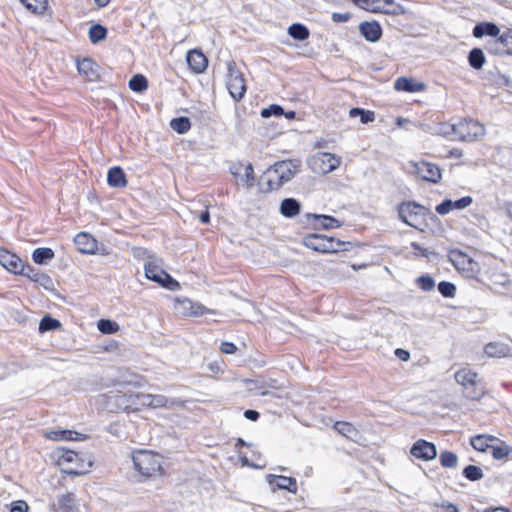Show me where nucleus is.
I'll use <instances>...</instances> for the list:
<instances>
[{
  "label": "nucleus",
  "instance_id": "nucleus-1",
  "mask_svg": "<svg viewBox=\"0 0 512 512\" xmlns=\"http://www.w3.org/2000/svg\"><path fill=\"white\" fill-rule=\"evenodd\" d=\"M301 162L296 159L276 162L268 168L262 176L267 184L266 191L277 190L285 183L291 181L298 171Z\"/></svg>",
  "mask_w": 512,
  "mask_h": 512
},
{
  "label": "nucleus",
  "instance_id": "nucleus-2",
  "mask_svg": "<svg viewBox=\"0 0 512 512\" xmlns=\"http://www.w3.org/2000/svg\"><path fill=\"white\" fill-rule=\"evenodd\" d=\"M455 380L462 387V394L469 400H480L485 394L477 373L470 369H460L455 373Z\"/></svg>",
  "mask_w": 512,
  "mask_h": 512
},
{
  "label": "nucleus",
  "instance_id": "nucleus-3",
  "mask_svg": "<svg viewBox=\"0 0 512 512\" xmlns=\"http://www.w3.org/2000/svg\"><path fill=\"white\" fill-rule=\"evenodd\" d=\"M302 244L316 252L336 253L344 250L345 243L334 237L322 234H308L302 238Z\"/></svg>",
  "mask_w": 512,
  "mask_h": 512
},
{
  "label": "nucleus",
  "instance_id": "nucleus-4",
  "mask_svg": "<svg viewBox=\"0 0 512 512\" xmlns=\"http://www.w3.org/2000/svg\"><path fill=\"white\" fill-rule=\"evenodd\" d=\"M132 460L135 469L145 477H152L161 470V458L147 450H139L133 453Z\"/></svg>",
  "mask_w": 512,
  "mask_h": 512
},
{
  "label": "nucleus",
  "instance_id": "nucleus-5",
  "mask_svg": "<svg viewBox=\"0 0 512 512\" xmlns=\"http://www.w3.org/2000/svg\"><path fill=\"white\" fill-rule=\"evenodd\" d=\"M226 86L230 96L239 102L245 95L247 86L243 73L239 70L235 61L227 62Z\"/></svg>",
  "mask_w": 512,
  "mask_h": 512
},
{
  "label": "nucleus",
  "instance_id": "nucleus-6",
  "mask_svg": "<svg viewBox=\"0 0 512 512\" xmlns=\"http://www.w3.org/2000/svg\"><path fill=\"white\" fill-rule=\"evenodd\" d=\"M448 260L457 271L461 272L467 278L476 277L480 271L479 264L458 249L449 251Z\"/></svg>",
  "mask_w": 512,
  "mask_h": 512
},
{
  "label": "nucleus",
  "instance_id": "nucleus-7",
  "mask_svg": "<svg viewBox=\"0 0 512 512\" xmlns=\"http://www.w3.org/2000/svg\"><path fill=\"white\" fill-rule=\"evenodd\" d=\"M485 134V128L473 119H462L456 123V140L472 142Z\"/></svg>",
  "mask_w": 512,
  "mask_h": 512
},
{
  "label": "nucleus",
  "instance_id": "nucleus-8",
  "mask_svg": "<svg viewBox=\"0 0 512 512\" xmlns=\"http://www.w3.org/2000/svg\"><path fill=\"white\" fill-rule=\"evenodd\" d=\"M144 270L145 276L149 280L160 284L164 288L175 290L180 287V284L154 261L149 260L145 263Z\"/></svg>",
  "mask_w": 512,
  "mask_h": 512
},
{
  "label": "nucleus",
  "instance_id": "nucleus-9",
  "mask_svg": "<svg viewBox=\"0 0 512 512\" xmlns=\"http://www.w3.org/2000/svg\"><path fill=\"white\" fill-rule=\"evenodd\" d=\"M485 48L493 55H512V29L508 28L502 34L487 41Z\"/></svg>",
  "mask_w": 512,
  "mask_h": 512
},
{
  "label": "nucleus",
  "instance_id": "nucleus-10",
  "mask_svg": "<svg viewBox=\"0 0 512 512\" xmlns=\"http://www.w3.org/2000/svg\"><path fill=\"white\" fill-rule=\"evenodd\" d=\"M425 208L415 202H402L398 206V216L407 225L416 228Z\"/></svg>",
  "mask_w": 512,
  "mask_h": 512
},
{
  "label": "nucleus",
  "instance_id": "nucleus-11",
  "mask_svg": "<svg viewBox=\"0 0 512 512\" xmlns=\"http://www.w3.org/2000/svg\"><path fill=\"white\" fill-rule=\"evenodd\" d=\"M414 172L424 181L439 183L442 178L441 169L433 163L421 161L412 164Z\"/></svg>",
  "mask_w": 512,
  "mask_h": 512
},
{
  "label": "nucleus",
  "instance_id": "nucleus-12",
  "mask_svg": "<svg viewBox=\"0 0 512 512\" xmlns=\"http://www.w3.org/2000/svg\"><path fill=\"white\" fill-rule=\"evenodd\" d=\"M108 403L111 405V410L114 408L116 411H135L137 407L136 394H113L108 396Z\"/></svg>",
  "mask_w": 512,
  "mask_h": 512
},
{
  "label": "nucleus",
  "instance_id": "nucleus-13",
  "mask_svg": "<svg viewBox=\"0 0 512 512\" xmlns=\"http://www.w3.org/2000/svg\"><path fill=\"white\" fill-rule=\"evenodd\" d=\"M410 453L417 459L430 461L436 458L437 449L433 443L419 439L412 445Z\"/></svg>",
  "mask_w": 512,
  "mask_h": 512
},
{
  "label": "nucleus",
  "instance_id": "nucleus-14",
  "mask_svg": "<svg viewBox=\"0 0 512 512\" xmlns=\"http://www.w3.org/2000/svg\"><path fill=\"white\" fill-rule=\"evenodd\" d=\"M266 479L272 491L279 489L286 490L292 494H297L298 492L297 480L294 477L268 474Z\"/></svg>",
  "mask_w": 512,
  "mask_h": 512
},
{
  "label": "nucleus",
  "instance_id": "nucleus-15",
  "mask_svg": "<svg viewBox=\"0 0 512 512\" xmlns=\"http://www.w3.org/2000/svg\"><path fill=\"white\" fill-rule=\"evenodd\" d=\"M0 264L7 271L16 275H21L25 268L20 257L4 248H0Z\"/></svg>",
  "mask_w": 512,
  "mask_h": 512
},
{
  "label": "nucleus",
  "instance_id": "nucleus-16",
  "mask_svg": "<svg viewBox=\"0 0 512 512\" xmlns=\"http://www.w3.org/2000/svg\"><path fill=\"white\" fill-rule=\"evenodd\" d=\"M53 512H79V505L74 493L67 492L56 499L51 507Z\"/></svg>",
  "mask_w": 512,
  "mask_h": 512
},
{
  "label": "nucleus",
  "instance_id": "nucleus-17",
  "mask_svg": "<svg viewBox=\"0 0 512 512\" xmlns=\"http://www.w3.org/2000/svg\"><path fill=\"white\" fill-rule=\"evenodd\" d=\"M313 161L319 164L321 173L327 174L337 169L341 163L340 157L331 153H318L314 156Z\"/></svg>",
  "mask_w": 512,
  "mask_h": 512
},
{
  "label": "nucleus",
  "instance_id": "nucleus-18",
  "mask_svg": "<svg viewBox=\"0 0 512 512\" xmlns=\"http://www.w3.org/2000/svg\"><path fill=\"white\" fill-rule=\"evenodd\" d=\"M175 309L183 316H200L206 312V308L203 305L193 302L188 298L178 299Z\"/></svg>",
  "mask_w": 512,
  "mask_h": 512
},
{
  "label": "nucleus",
  "instance_id": "nucleus-19",
  "mask_svg": "<svg viewBox=\"0 0 512 512\" xmlns=\"http://www.w3.org/2000/svg\"><path fill=\"white\" fill-rule=\"evenodd\" d=\"M306 222L311 224L314 229L323 228V229H332L334 227H340V222L336 218L323 215V214H305Z\"/></svg>",
  "mask_w": 512,
  "mask_h": 512
},
{
  "label": "nucleus",
  "instance_id": "nucleus-20",
  "mask_svg": "<svg viewBox=\"0 0 512 512\" xmlns=\"http://www.w3.org/2000/svg\"><path fill=\"white\" fill-rule=\"evenodd\" d=\"M77 70L79 74L89 81H96L99 79V66L90 57L83 58L77 61Z\"/></svg>",
  "mask_w": 512,
  "mask_h": 512
},
{
  "label": "nucleus",
  "instance_id": "nucleus-21",
  "mask_svg": "<svg viewBox=\"0 0 512 512\" xmlns=\"http://www.w3.org/2000/svg\"><path fill=\"white\" fill-rule=\"evenodd\" d=\"M21 275L29 278L31 281L35 283H38L47 290H51L53 288L52 278L48 274L40 272L38 269L34 268L29 264L25 265V268Z\"/></svg>",
  "mask_w": 512,
  "mask_h": 512
},
{
  "label": "nucleus",
  "instance_id": "nucleus-22",
  "mask_svg": "<svg viewBox=\"0 0 512 512\" xmlns=\"http://www.w3.org/2000/svg\"><path fill=\"white\" fill-rule=\"evenodd\" d=\"M186 60L192 71L195 73H202L208 66V60L206 56L197 49H193L187 52Z\"/></svg>",
  "mask_w": 512,
  "mask_h": 512
},
{
  "label": "nucleus",
  "instance_id": "nucleus-23",
  "mask_svg": "<svg viewBox=\"0 0 512 512\" xmlns=\"http://www.w3.org/2000/svg\"><path fill=\"white\" fill-rule=\"evenodd\" d=\"M77 249L83 254H93L97 250L96 239L85 232L78 233L74 238Z\"/></svg>",
  "mask_w": 512,
  "mask_h": 512
},
{
  "label": "nucleus",
  "instance_id": "nucleus-24",
  "mask_svg": "<svg viewBox=\"0 0 512 512\" xmlns=\"http://www.w3.org/2000/svg\"><path fill=\"white\" fill-rule=\"evenodd\" d=\"M361 35L369 42H377L382 36V28L376 21L362 22L359 25Z\"/></svg>",
  "mask_w": 512,
  "mask_h": 512
},
{
  "label": "nucleus",
  "instance_id": "nucleus-25",
  "mask_svg": "<svg viewBox=\"0 0 512 512\" xmlns=\"http://www.w3.org/2000/svg\"><path fill=\"white\" fill-rule=\"evenodd\" d=\"M500 34L499 27L493 22H480L473 28L472 35L475 38H483L484 36H490L493 38Z\"/></svg>",
  "mask_w": 512,
  "mask_h": 512
},
{
  "label": "nucleus",
  "instance_id": "nucleus-26",
  "mask_svg": "<svg viewBox=\"0 0 512 512\" xmlns=\"http://www.w3.org/2000/svg\"><path fill=\"white\" fill-rule=\"evenodd\" d=\"M107 182L111 187H125L127 185V179L123 169L119 166L110 168L107 173Z\"/></svg>",
  "mask_w": 512,
  "mask_h": 512
},
{
  "label": "nucleus",
  "instance_id": "nucleus-27",
  "mask_svg": "<svg viewBox=\"0 0 512 512\" xmlns=\"http://www.w3.org/2000/svg\"><path fill=\"white\" fill-rule=\"evenodd\" d=\"M301 211V203L295 198H285L280 203V213L286 218H293Z\"/></svg>",
  "mask_w": 512,
  "mask_h": 512
},
{
  "label": "nucleus",
  "instance_id": "nucleus-28",
  "mask_svg": "<svg viewBox=\"0 0 512 512\" xmlns=\"http://www.w3.org/2000/svg\"><path fill=\"white\" fill-rule=\"evenodd\" d=\"M425 85L420 82H414L412 79L406 77H399L394 82V89L397 91L405 92H418L424 89Z\"/></svg>",
  "mask_w": 512,
  "mask_h": 512
},
{
  "label": "nucleus",
  "instance_id": "nucleus-29",
  "mask_svg": "<svg viewBox=\"0 0 512 512\" xmlns=\"http://www.w3.org/2000/svg\"><path fill=\"white\" fill-rule=\"evenodd\" d=\"M333 428L342 436L353 441H355L356 438L359 436L358 429L349 422L337 421L333 425Z\"/></svg>",
  "mask_w": 512,
  "mask_h": 512
},
{
  "label": "nucleus",
  "instance_id": "nucleus-30",
  "mask_svg": "<svg viewBox=\"0 0 512 512\" xmlns=\"http://www.w3.org/2000/svg\"><path fill=\"white\" fill-rule=\"evenodd\" d=\"M55 254L51 248L39 247L32 253V259L36 264L43 265L54 258Z\"/></svg>",
  "mask_w": 512,
  "mask_h": 512
},
{
  "label": "nucleus",
  "instance_id": "nucleus-31",
  "mask_svg": "<svg viewBox=\"0 0 512 512\" xmlns=\"http://www.w3.org/2000/svg\"><path fill=\"white\" fill-rule=\"evenodd\" d=\"M486 62V57L481 48H473L470 50L468 54V63L469 65L476 70H479L483 67Z\"/></svg>",
  "mask_w": 512,
  "mask_h": 512
},
{
  "label": "nucleus",
  "instance_id": "nucleus-32",
  "mask_svg": "<svg viewBox=\"0 0 512 512\" xmlns=\"http://www.w3.org/2000/svg\"><path fill=\"white\" fill-rule=\"evenodd\" d=\"M288 34L295 40L304 41L309 38L308 28L301 23H294L289 26Z\"/></svg>",
  "mask_w": 512,
  "mask_h": 512
},
{
  "label": "nucleus",
  "instance_id": "nucleus-33",
  "mask_svg": "<svg viewBox=\"0 0 512 512\" xmlns=\"http://www.w3.org/2000/svg\"><path fill=\"white\" fill-rule=\"evenodd\" d=\"M108 30L101 24H93L89 29V39L91 43L97 44L106 39Z\"/></svg>",
  "mask_w": 512,
  "mask_h": 512
},
{
  "label": "nucleus",
  "instance_id": "nucleus-34",
  "mask_svg": "<svg viewBox=\"0 0 512 512\" xmlns=\"http://www.w3.org/2000/svg\"><path fill=\"white\" fill-rule=\"evenodd\" d=\"M20 2L34 14H43L48 7L47 0H20Z\"/></svg>",
  "mask_w": 512,
  "mask_h": 512
},
{
  "label": "nucleus",
  "instance_id": "nucleus-35",
  "mask_svg": "<svg viewBox=\"0 0 512 512\" xmlns=\"http://www.w3.org/2000/svg\"><path fill=\"white\" fill-rule=\"evenodd\" d=\"M493 440L494 437L492 436L476 435L471 438L470 444L475 450L485 452L488 448L492 447L489 445V442Z\"/></svg>",
  "mask_w": 512,
  "mask_h": 512
},
{
  "label": "nucleus",
  "instance_id": "nucleus-36",
  "mask_svg": "<svg viewBox=\"0 0 512 512\" xmlns=\"http://www.w3.org/2000/svg\"><path fill=\"white\" fill-rule=\"evenodd\" d=\"M170 127L179 134L187 133L191 128V122L188 117H177L170 121Z\"/></svg>",
  "mask_w": 512,
  "mask_h": 512
},
{
  "label": "nucleus",
  "instance_id": "nucleus-37",
  "mask_svg": "<svg viewBox=\"0 0 512 512\" xmlns=\"http://www.w3.org/2000/svg\"><path fill=\"white\" fill-rule=\"evenodd\" d=\"M350 117L354 118L359 116L362 124H367L375 120V113L370 110H365L359 107L351 108L349 111Z\"/></svg>",
  "mask_w": 512,
  "mask_h": 512
},
{
  "label": "nucleus",
  "instance_id": "nucleus-38",
  "mask_svg": "<svg viewBox=\"0 0 512 512\" xmlns=\"http://www.w3.org/2000/svg\"><path fill=\"white\" fill-rule=\"evenodd\" d=\"M61 327V323L58 319L51 317L50 315H45L39 323V332L45 333L48 331H53Z\"/></svg>",
  "mask_w": 512,
  "mask_h": 512
},
{
  "label": "nucleus",
  "instance_id": "nucleus-39",
  "mask_svg": "<svg viewBox=\"0 0 512 512\" xmlns=\"http://www.w3.org/2000/svg\"><path fill=\"white\" fill-rule=\"evenodd\" d=\"M128 86L132 91L140 93L147 89L148 81L142 74H136L131 77Z\"/></svg>",
  "mask_w": 512,
  "mask_h": 512
},
{
  "label": "nucleus",
  "instance_id": "nucleus-40",
  "mask_svg": "<svg viewBox=\"0 0 512 512\" xmlns=\"http://www.w3.org/2000/svg\"><path fill=\"white\" fill-rule=\"evenodd\" d=\"M463 476L469 481H478L484 477V473L479 466L468 465L462 471Z\"/></svg>",
  "mask_w": 512,
  "mask_h": 512
},
{
  "label": "nucleus",
  "instance_id": "nucleus-41",
  "mask_svg": "<svg viewBox=\"0 0 512 512\" xmlns=\"http://www.w3.org/2000/svg\"><path fill=\"white\" fill-rule=\"evenodd\" d=\"M440 463L445 468H455L458 464V456L451 451H442L439 456Z\"/></svg>",
  "mask_w": 512,
  "mask_h": 512
},
{
  "label": "nucleus",
  "instance_id": "nucleus-42",
  "mask_svg": "<svg viewBox=\"0 0 512 512\" xmlns=\"http://www.w3.org/2000/svg\"><path fill=\"white\" fill-rule=\"evenodd\" d=\"M97 327L103 334H114L119 330V324L110 319H100L97 323Z\"/></svg>",
  "mask_w": 512,
  "mask_h": 512
},
{
  "label": "nucleus",
  "instance_id": "nucleus-43",
  "mask_svg": "<svg viewBox=\"0 0 512 512\" xmlns=\"http://www.w3.org/2000/svg\"><path fill=\"white\" fill-rule=\"evenodd\" d=\"M507 347L499 343H488L484 347V352L490 357H501L506 354Z\"/></svg>",
  "mask_w": 512,
  "mask_h": 512
},
{
  "label": "nucleus",
  "instance_id": "nucleus-44",
  "mask_svg": "<svg viewBox=\"0 0 512 512\" xmlns=\"http://www.w3.org/2000/svg\"><path fill=\"white\" fill-rule=\"evenodd\" d=\"M437 287L443 297L452 298L456 294V286L452 282L441 281Z\"/></svg>",
  "mask_w": 512,
  "mask_h": 512
},
{
  "label": "nucleus",
  "instance_id": "nucleus-45",
  "mask_svg": "<svg viewBox=\"0 0 512 512\" xmlns=\"http://www.w3.org/2000/svg\"><path fill=\"white\" fill-rule=\"evenodd\" d=\"M438 134L444 137H449L451 140H456V123H442L438 127Z\"/></svg>",
  "mask_w": 512,
  "mask_h": 512
},
{
  "label": "nucleus",
  "instance_id": "nucleus-46",
  "mask_svg": "<svg viewBox=\"0 0 512 512\" xmlns=\"http://www.w3.org/2000/svg\"><path fill=\"white\" fill-rule=\"evenodd\" d=\"M384 3V13L389 15H400L404 12L400 4H396L394 0H382Z\"/></svg>",
  "mask_w": 512,
  "mask_h": 512
},
{
  "label": "nucleus",
  "instance_id": "nucleus-47",
  "mask_svg": "<svg viewBox=\"0 0 512 512\" xmlns=\"http://www.w3.org/2000/svg\"><path fill=\"white\" fill-rule=\"evenodd\" d=\"M416 284L423 291H432L435 287V281L430 275H421L416 279Z\"/></svg>",
  "mask_w": 512,
  "mask_h": 512
},
{
  "label": "nucleus",
  "instance_id": "nucleus-48",
  "mask_svg": "<svg viewBox=\"0 0 512 512\" xmlns=\"http://www.w3.org/2000/svg\"><path fill=\"white\" fill-rule=\"evenodd\" d=\"M284 114V109L282 106L278 104H272L267 108H263L261 110V116L263 118H269L271 116H282Z\"/></svg>",
  "mask_w": 512,
  "mask_h": 512
},
{
  "label": "nucleus",
  "instance_id": "nucleus-49",
  "mask_svg": "<svg viewBox=\"0 0 512 512\" xmlns=\"http://www.w3.org/2000/svg\"><path fill=\"white\" fill-rule=\"evenodd\" d=\"M492 456L496 460H502L507 458L509 454L512 452V448L504 445V446H492Z\"/></svg>",
  "mask_w": 512,
  "mask_h": 512
},
{
  "label": "nucleus",
  "instance_id": "nucleus-50",
  "mask_svg": "<svg viewBox=\"0 0 512 512\" xmlns=\"http://www.w3.org/2000/svg\"><path fill=\"white\" fill-rule=\"evenodd\" d=\"M241 180L245 182L248 186H252L254 183V169L252 164L248 163L244 166V176L241 177Z\"/></svg>",
  "mask_w": 512,
  "mask_h": 512
},
{
  "label": "nucleus",
  "instance_id": "nucleus-51",
  "mask_svg": "<svg viewBox=\"0 0 512 512\" xmlns=\"http://www.w3.org/2000/svg\"><path fill=\"white\" fill-rule=\"evenodd\" d=\"M451 210H453L452 200L445 199L440 204H438L435 208V211L440 215H446Z\"/></svg>",
  "mask_w": 512,
  "mask_h": 512
},
{
  "label": "nucleus",
  "instance_id": "nucleus-52",
  "mask_svg": "<svg viewBox=\"0 0 512 512\" xmlns=\"http://www.w3.org/2000/svg\"><path fill=\"white\" fill-rule=\"evenodd\" d=\"M473 202L471 196H464L456 201H452L453 209L461 210L470 206Z\"/></svg>",
  "mask_w": 512,
  "mask_h": 512
},
{
  "label": "nucleus",
  "instance_id": "nucleus-53",
  "mask_svg": "<svg viewBox=\"0 0 512 512\" xmlns=\"http://www.w3.org/2000/svg\"><path fill=\"white\" fill-rule=\"evenodd\" d=\"M169 404V398L164 395H153L152 404L150 407L152 408H162L167 407Z\"/></svg>",
  "mask_w": 512,
  "mask_h": 512
},
{
  "label": "nucleus",
  "instance_id": "nucleus-54",
  "mask_svg": "<svg viewBox=\"0 0 512 512\" xmlns=\"http://www.w3.org/2000/svg\"><path fill=\"white\" fill-rule=\"evenodd\" d=\"M56 440H74L73 435H78L77 432L71 431V430H61V431H54L52 432ZM75 439H77L75 437Z\"/></svg>",
  "mask_w": 512,
  "mask_h": 512
},
{
  "label": "nucleus",
  "instance_id": "nucleus-55",
  "mask_svg": "<svg viewBox=\"0 0 512 512\" xmlns=\"http://www.w3.org/2000/svg\"><path fill=\"white\" fill-rule=\"evenodd\" d=\"M136 396H137V406L138 405H143V406H147V407L151 406L152 398H153L152 394L138 393V394H136Z\"/></svg>",
  "mask_w": 512,
  "mask_h": 512
},
{
  "label": "nucleus",
  "instance_id": "nucleus-56",
  "mask_svg": "<svg viewBox=\"0 0 512 512\" xmlns=\"http://www.w3.org/2000/svg\"><path fill=\"white\" fill-rule=\"evenodd\" d=\"M237 349V346L233 342L225 341L220 345V351L224 354H233Z\"/></svg>",
  "mask_w": 512,
  "mask_h": 512
},
{
  "label": "nucleus",
  "instance_id": "nucleus-57",
  "mask_svg": "<svg viewBox=\"0 0 512 512\" xmlns=\"http://www.w3.org/2000/svg\"><path fill=\"white\" fill-rule=\"evenodd\" d=\"M28 505L25 501H16L12 504L10 512H28Z\"/></svg>",
  "mask_w": 512,
  "mask_h": 512
},
{
  "label": "nucleus",
  "instance_id": "nucleus-58",
  "mask_svg": "<svg viewBox=\"0 0 512 512\" xmlns=\"http://www.w3.org/2000/svg\"><path fill=\"white\" fill-rule=\"evenodd\" d=\"M349 19H350L349 13L334 12L332 14V20L336 23H344V22H347Z\"/></svg>",
  "mask_w": 512,
  "mask_h": 512
},
{
  "label": "nucleus",
  "instance_id": "nucleus-59",
  "mask_svg": "<svg viewBox=\"0 0 512 512\" xmlns=\"http://www.w3.org/2000/svg\"><path fill=\"white\" fill-rule=\"evenodd\" d=\"M77 459H78V454L76 452H73V451H67L61 457V460L63 462H74Z\"/></svg>",
  "mask_w": 512,
  "mask_h": 512
},
{
  "label": "nucleus",
  "instance_id": "nucleus-60",
  "mask_svg": "<svg viewBox=\"0 0 512 512\" xmlns=\"http://www.w3.org/2000/svg\"><path fill=\"white\" fill-rule=\"evenodd\" d=\"M244 417L250 421H257L260 417V414L258 411L256 410H252V409H247L245 412H244Z\"/></svg>",
  "mask_w": 512,
  "mask_h": 512
},
{
  "label": "nucleus",
  "instance_id": "nucleus-61",
  "mask_svg": "<svg viewBox=\"0 0 512 512\" xmlns=\"http://www.w3.org/2000/svg\"><path fill=\"white\" fill-rule=\"evenodd\" d=\"M382 0H375V2L367 9V11L373 13H384V6L380 5Z\"/></svg>",
  "mask_w": 512,
  "mask_h": 512
},
{
  "label": "nucleus",
  "instance_id": "nucleus-62",
  "mask_svg": "<svg viewBox=\"0 0 512 512\" xmlns=\"http://www.w3.org/2000/svg\"><path fill=\"white\" fill-rule=\"evenodd\" d=\"M358 7L367 10L375 2V0H352Z\"/></svg>",
  "mask_w": 512,
  "mask_h": 512
},
{
  "label": "nucleus",
  "instance_id": "nucleus-63",
  "mask_svg": "<svg viewBox=\"0 0 512 512\" xmlns=\"http://www.w3.org/2000/svg\"><path fill=\"white\" fill-rule=\"evenodd\" d=\"M395 355L402 361H408L410 358V353L401 348L395 350Z\"/></svg>",
  "mask_w": 512,
  "mask_h": 512
},
{
  "label": "nucleus",
  "instance_id": "nucleus-64",
  "mask_svg": "<svg viewBox=\"0 0 512 512\" xmlns=\"http://www.w3.org/2000/svg\"><path fill=\"white\" fill-rule=\"evenodd\" d=\"M442 507L446 510V512H459L458 507L450 502L443 503Z\"/></svg>",
  "mask_w": 512,
  "mask_h": 512
}]
</instances>
